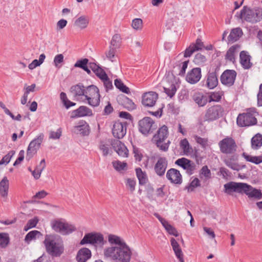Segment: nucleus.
Returning <instances> with one entry per match:
<instances>
[{"label":"nucleus","instance_id":"17","mask_svg":"<svg viewBox=\"0 0 262 262\" xmlns=\"http://www.w3.org/2000/svg\"><path fill=\"white\" fill-rule=\"evenodd\" d=\"M201 77V69L200 68H194L188 72L186 76V80L187 82L194 84L199 81Z\"/></svg>","mask_w":262,"mask_h":262},{"label":"nucleus","instance_id":"37","mask_svg":"<svg viewBox=\"0 0 262 262\" xmlns=\"http://www.w3.org/2000/svg\"><path fill=\"white\" fill-rule=\"evenodd\" d=\"M251 147L254 150L258 149L262 146V135L258 133L251 139Z\"/></svg>","mask_w":262,"mask_h":262},{"label":"nucleus","instance_id":"20","mask_svg":"<svg viewBox=\"0 0 262 262\" xmlns=\"http://www.w3.org/2000/svg\"><path fill=\"white\" fill-rule=\"evenodd\" d=\"M167 165L168 162L166 158L160 157L158 158L154 167L156 173L159 176H163L165 172Z\"/></svg>","mask_w":262,"mask_h":262},{"label":"nucleus","instance_id":"28","mask_svg":"<svg viewBox=\"0 0 262 262\" xmlns=\"http://www.w3.org/2000/svg\"><path fill=\"white\" fill-rule=\"evenodd\" d=\"M91 256L90 250L83 248L79 250L77 254L76 260L78 262H86Z\"/></svg>","mask_w":262,"mask_h":262},{"label":"nucleus","instance_id":"47","mask_svg":"<svg viewBox=\"0 0 262 262\" xmlns=\"http://www.w3.org/2000/svg\"><path fill=\"white\" fill-rule=\"evenodd\" d=\"M64 221L61 220H54L51 222V227L53 230L61 234V231L63 226Z\"/></svg>","mask_w":262,"mask_h":262},{"label":"nucleus","instance_id":"38","mask_svg":"<svg viewBox=\"0 0 262 262\" xmlns=\"http://www.w3.org/2000/svg\"><path fill=\"white\" fill-rule=\"evenodd\" d=\"M117 50L118 49L109 46L105 53L106 58L112 62L116 61L118 59Z\"/></svg>","mask_w":262,"mask_h":262},{"label":"nucleus","instance_id":"45","mask_svg":"<svg viewBox=\"0 0 262 262\" xmlns=\"http://www.w3.org/2000/svg\"><path fill=\"white\" fill-rule=\"evenodd\" d=\"M242 156L247 161L255 164H258L262 162V156H252L245 152H243Z\"/></svg>","mask_w":262,"mask_h":262},{"label":"nucleus","instance_id":"52","mask_svg":"<svg viewBox=\"0 0 262 262\" xmlns=\"http://www.w3.org/2000/svg\"><path fill=\"white\" fill-rule=\"evenodd\" d=\"M64 61V56L62 54H59L56 55L53 60V63L55 66V67L59 69L61 67L62 63Z\"/></svg>","mask_w":262,"mask_h":262},{"label":"nucleus","instance_id":"39","mask_svg":"<svg viewBox=\"0 0 262 262\" xmlns=\"http://www.w3.org/2000/svg\"><path fill=\"white\" fill-rule=\"evenodd\" d=\"M181 148L185 155H190L193 153V148L186 139L181 140Z\"/></svg>","mask_w":262,"mask_h":262},{"label":"nucleus","instance_id":"7","mask_svg":"<svg viewBox=\"0 0 262 262\" xmlns=\"http://www.w3.org/2000/svg\"><path fill=\"white\" fill-rule=\"evenodd\" d=\"M168 135V127L166 125H163L160 127L153 138L157 147L161 150L166 151L169 147V141L165 142Z\"/></svg>","mask_w":262,"mask_h":262},{"label":"nucleus","instance_id":"49","mask_svg":"<svg viewBox=\"0 0 262 262\" xmlns=\"http://www.w3.org/2000/svg\"><path fill=\"white\" fill-rule=\"evenodd\" d=\"M40 235V232L37 230L29 232L25 236V241L29 244L31 241L36 238L37 235Z\"/></svg>","mask_w":262,"mask_h":262},{"label":"nucleus","instance_id":"36","mask_svg":"<svg viewBox=\"0 0 262 262\" xmlns=\"http://www.w3.org/2000/svg\"><path fill=\"white\" fill-rule=\"evenodd\" d=\"M90 68L101 80L107 78V75L105 71L95 63H91Z\"/></svg>","mask_w":262,"mask_h":262},{"label":"nucleus","instance_id":"3","mask_svg":"<svg viewBox=\"0 0 262 262\" xmlns=\"http://www.w3.org/2000/svg\"><path fill=\"white\" fill-rule=\"evenodd\" d=\"M44 244L47 252L53 256L59 257L63 252V241L58 235L54 234L47 235L45 236Z\"/></svg>","mask_w":262,"mask_h":262},{"label":"nucleus","instance_id":"24","mask_svg":"<svg viewBox=\"0 0 262 262\" xmlns=\"http://www.w3.org/2000/svg\"><path fill=\"white\" fill-rule=\"evenodd\" d=\"M240 17L241 19H244L247 21L252 23H256L253 9L247 8L246 7H244L243 9L241 10Z\"/></svg>","mask_w":262,"mask_h":262},{"label":"nucleus","instance_id":"53","mask_svg":"<svg viewBox=\"0 0 262 262\" xmlns=\"http://www.w3.org/2000/svg\"><path fill=\"white\" fill-rule=\"evenodd\" d=\"M114 84L116 87L122 92L125 93H128L129 92V89L123 84L121 80L118 79H115Z\"/></svg>","mask_w":262,"mask_h":262},{"label":"nucleus","instance_id":"29","mask_svg":"<svg viewBox=\"0 0 262 262\" xmlns=\"http://www.w3.org/2000/svg\"><path fill=\"white\" fill-rule=\"evenodd\" d=\"M240 62L242 67L245 69H249L252 66L250 62V56L247 54V52L243 51L240 53Z\"/></svg>","mask_w":262,"mask_h":262},{"label":"nucleus","instance_id":"1","mask_svg":"<svg viewBox=\"0 0 262 262\" xmlns=\"http://www.w3.org/2000/svg\"><path fill=\"white\" fill-rule=\"evenodd\" d=\"M225 193L231 195L233 192L245 194L251 199L260 200L262 193L260 189L253 187L250 185L242 182H230L224 185Z\"/></svg>","mask_w":262,"mask_h":262},{"label":"nucleus","instance_id":"54","mask_svg":"<svg viewBox=\"0 0 262 262\" xmlns=\"http://www.w3.org/2000/svg\"><path fill=\"white\" fill-rule=\"evenodd\" d=\"M136 185V182L134 179L127 178L125 180L126 187L131 192H133L135 190Z\"/></svg>","mask_w":262,"mask_h":262},{"label":"nucleus","instance_id":"34","mask_svg":"<svg viewBox=\"0 0 262 262\" xmlns=\"http://www.w3.org/2000/svg\"><path fill=\"white\" fill-rule=\"evenodd\" d=\"M75 133L82 136H86L89 134V126L85 122H81L80 124L75 126Z\"/></svg>","mask_w":262,"mask_h":262},{"label":"nucleus","instance_id":"40","mask_svg":"<svg viewBox=\"0 0 262 262\" xmlns=\"http://www.w3.org/2000/svg\"><path fill=\"white\" fill-rule=\"evenodd\" d=\"M36 87L35 84H32L31 85L27 86L24 88V94L21 99V103L23 105H25L27 103L28 100V94L30 92H33L35 91V88Z\"/></svg>","mask_w":262,"mask_h":262},{"label":"nucleus","instance_id":"41","mask_svg":"<svg viewBox=\"0 0 262 262\" xmlns=\"http://www.w3.org/2000/svg\"><path fill=\"white\" fill-rule=\"evenodd\" d=\"M136 172L137 177L139 180V184H145L148 181V178L146 172L143 171L140 168H136Z\"/></svg>","mask_w":262,"mask_h":262},{"label":"nucleus","instance_id":"11","mask_svg":"<svg viewBox=\"0 0 262 262\" xmlns=\"http://www.w3.org/2000/svg\"><path fill=\"white\" fill-rule=\"evenodd\" d=\"M224 110L220 105L212 106L206 111L204 120L211 122L218 119L223 116Z\"/></svg>","mask_w":262,"mask_h":262},{"label":"nucleus","instance_id":"58","mask_svg":"<svg viewBox=\"0 0 262 262\" xmlns=\"http://www.w3.org/2000/svg\"><path fill=\"white\" fill-rule=\"evenodd\" d=\"M206 61V58L205 56L202 54L201 53H198L195 55L194 62L199 65L203 64Z\"/></svg>","mask_w":262,"mask_h":262},{"label":"nucleus","instance_id":"27","mask_svg":"<svg viewBox=\"0 0 262 262\" xmlns=\"http://www.w3.org/2000/svg\"><path fill=\"white\" fill-rule=\"evenodd\" d=\"M181 167L186 170V172L191 175L195 169V165L193 162L185 158H181Z\"/></svg>","mask_w":262,"mask_h":262},{"label":"nucleus","instance_id":"35","mask_svg":"<svg viewBox=\"0 0 262 262\" xmlns=\"http://www.w3.org/2000/svg\"><path fill=\"white\" fill-rule=\"evenodd\" d=\"M108 241L112 246H122L126 245L125 242L119 236L114 234H110L108 236Z\"/></svg>","mask_w":262,"mask_h":262},{"label":"nucleus","instance_id":"14","mask_svg":"<svg viewBox=\"0 0 262 262\" xmlns=\"http://www.w3.org/2000/svg\"><path fill=\"white\" fill-rule=\"evenodd\" d=\"M158 98V95L156 92H146L142 96V103L145 106L152 107L155 105Z\"/></svg>","mask_w":262,"mask_h":262},{"label":"nucleus","instance_id":"16","mask_svg":"<svg viewBox=\"0 0 262 262\" xmlns=\"http://www.w3.org/2000/svg\"><path fill=\"white\" fill-rule=\"evenodd\" d=\"M111 144L118 155L122 157H127L128 150L124 144L118 140H112Z\"/></svg>","mask_w":262,"mask_h":262},{"label":"nucleus","instance_id":"57","mask_svg":"<svg viewBox=\"0 0 262 262\" xmlns=\"http://www.w3.org/2000/svg\"><path fill=\"white\" fill-rule=\"evenodd\" d=\"M38 222V220L37 217L29 220L24 227V230L28 231L29 229L35 227Z\"/></svg>","mask_w":262,"mask_h":262},{"label":"nucleus","instance_id":"63","mask_svg":"<svg viewBox=\"0 0 262 262\" xmlns=\"http://www.w3.org/2000/svg\"><path fill=\"white\" fill-rule=\"evenodd\" d=\"M255 19L256 22L260 21L262 19V8H256L253 9Z\"/></svg>","mask_w":262,"mask_h":262},{"label":"nucleus","instance_id":"10","mask_svg":"<svg viewBox=\"0 0 262 262\" xmlns=\"http://www.w3.org/2000/svg\"><path fill=\"white\" fill-rule=\"evenodd\" d=\"M220 151L226 155L233 154L236 150L235 141L231 137H226L219 143Z\"/></svg>","mask_w":262,"mask_h":262},{"label":"nucleus","instance_id":"61","mask_svg":"<svg viewBox=\"0 0 262 262\" xmlns=\"http://www.w3.org/2000/svg\"><path fill=\"white\" fill-rule=\"evenodd\" d=\"M194 137L196 142L203 147L205 148L207 145L208 140L207 139L201 138L196 135L194 136Z\"/></svg>","mask_w":262,"mask_h":262},{"label":"nucleus","instance_id":"46","mask_svg":"<svg viewBox=\"0 0 262 262\" xmlns=\"http://www.w3.org/2000/svg\"><path fill=\"white\" fill-rule=\"evenodd\" d=\"M121 43V38L119 34L114 35L111 40L110 47L118 49Z\"/></svg>","mask_w":262,"mask_h":262},{"label":"nucleus","instance_id":"64","mask_svg":"<svg viewBox=\"0 0 262 262\" xmlns=\"http://www.w3.org/2000/svg\"><path fill=\"white\" fill-rule=\"evenodd\" d=\"M257 105L259 106H262V83L259 86V92L257 95Z\"/></svg>","mask_w":262,"mask_h":262},{"label":"nucleus","instance_id":"33","mask_svg":"<svg viewBox=\"0 0 262 262\" xmlns=\"http://www.w3.org/2000/svg\"><path fill=\"white\" fill-rule=\"evenodd\" d=\"M89 23V17L83 15L80 16L75 20L74 25L78 28L84 29L88 27Z\"/></svg>","mask_w":262,"mask_h":262},{"label":"nucleus","instance_id":"30","mask_svg":"<svg viewBox=\"0 0 262 262\" xmlns=\"http://www.w3.org/2000/svg\"><path fill=\"white\" fill-rule=\"evenodd\" d=\"M193 99L199 106H204L208 101V97L201 93H195L193 95Z\"/></svg>","mask_w":262,"mask_h":262},{"label":"nucleus","instance_id":"21","mask_svg":"<svg viewBox=\"0 0 262 262\" xmlns=\"http://www.w3.org/2000/svg\"><path fill=\"white\" fill-rule=\"evenodd\" d=\"M9 189V181L4 177L0 181V196L4 202H7Z\"/></svg>","mask_w":262,"mask_h":262},{"label":"nucleus","instance_id":"2","mask_svg":"<svg viewBox=\"0 0 262 262\" xmlns=\"http://www.w3.org/2000/svg\"><path fill=\"white\" fill-rule=\"evenodd\" d=\"M105 258L116 262H129L132 252L127 245L122 246H110L104 249Z\"/></svg>","mask_w":262,"mask_h":262},{"label":"nucleus","instance_id":"50","mask_svg":"<svg viewBox=\"0 0 262 262\" xmlns=\"http://www.w3.org/2000/svg\"><path fill=\"white\" fill-rule=\"evenodd\" d=\"M9 235L6 233H0V247L5 248L9 243Z\"/></svg>","mask_w":262,"mask_h":262},{"label":"nucleus","instance_id":"6","mask_svg":"<svg viewBox=\"0 0 262 262\" xmlns=\"http://www.w3.org/2000/svg\"><path fill=\"white\" fill-rule=\"evenodd\" d=\"M255 108H250L246 113L240 114L236 119V123L239 127H247L255 125L257 119L254 115Z\"/></svg>","mask_w":262,"mask_h":262},{"label":"nucleus","instance_id":"42","mask_svg":"<svg viewBox=\"0 0 262 262\" xmlns=\"http://www.w3.org/2000/svg\"><path fill=\"white\" fill-rule=\"evenodd\" d=\"M61 234L62 235H68L72 233L76 230L75 226L71 224L64 221Z\"/></svg>","mask_w":262,"mask_h":262},{"label":"nucleus","instance_id":"62","mask_svg":"<svg viewBox=\"0 0 262 262\" xmlns=\"http://www.w3.org/2000/svg\"><path fill=\"white\" fill-rule=\"evenodd\" d=\"M124 102L125 103V107L128 110H134L135 108L136 105L134 103L126 97H124Z\"/></svg>","mask_w":262,"mask_h":262},{"label":"nucleus","instance_id":"44","mask_svg":"<svg viewBox=\"0 0 262 262\" xmlns=\"http://www.w3.org/2000/svg\"><path fill=\"white\" fill-rule=\"evenodd\" d=\"M199 177L201 179L208 180L211 178V172L207 165L203 166L199 172Z\"/></svg>","mask_w":262,"mask_h":262},{"label":"nucleus","instance_id":"60","mask_svg":"<svg viewBox=\"0 0 262 262\" xmlns=\"http://www.w3.org/2000/svg\"><path fill=\"white\" fill-rule=\"evenodd\" d=\"M89 60L87 58L78 60L75 63L74 67L75 68H80L82 69L85 67L88 63Z\"/></svg>","mask_w":262,"mask_h":262},{"label":"nucleus","instance_id":"22","mask_svg":"<svg viewBox=\"0 0 262 262\" xmlns=\"http://www.w3.org/2000/svg\"><path fill=\"white\" fill-rule=\"evenodd\" d=\"M217 73L216 71H209L206 75L205 85L209 89L215 88L218 84Z\"/></svg>","mask_w":262,"mask_h":262},{"label":"nucleus","instance_id":"55","mask_svg":"<svg viewBox=\"0 0 262 262\" xmlns=\"http://www.w3.org/2000/svg\"><path fill=\"white\" fill-rule=\"evenodd\" d=\"M109 143L105 141H101L99 144V149L102 151L103 155L106 156L109 153Z\"/></svg>","mask_w":262,"mask_h":262},{"label":"nucleus","instance_id":"15","mask_svg":"<svg viewBox=\"0 0 262 262\" xmlns=\"http://www.w3.org/2000/svg\"><path fill=\"white\" fill-rule=\"evenodd\" d=\"M112 133L115 138H122L126 133V123L115 122L112 129Z\"/></svg>","mask_w":262,"mask_h":262},{"label":"nucleus","instance_id":"8","mask_svg":"<svg viewBox=\"0 0 262 262\" xmlns=\"http://www.w3.org/2000/svg\"><path fill=\"white\" fill-rule=\"evenodd\" d=\"M88 244L102 247L104 244L103 236L101 234L98 233L92 232L85 234L80 241V244L83 245Z\"/></svg>","mask_w":262,"mask_h":262},{"label":"nucleus","instance_id":"43","mask_svg":"<svg viewBox=\"0 0 262 262\" xmlns=\"http://www.w3.org/2000/svg\"><path fill=\"white\" fill-rule=\"evenodd\" d=\"M112 164L114 168L118 172L126 170L127 169V164L125 162L115 160L113 161Z\"/></svg>","mask_w":262,"mask_h":262},{"label":"nucleus","instance_id":"23","mask_svg":"<svg viewBox=\"0 0 262 262\" xmlns=\"http://www.w3.org/2000/svg\"><path fill=\"white\" fill-rule=\"evenodd\" d=\"M93 115L91 109L85 106H81L78 109L72 112L71 117L74 118L84 116H91Z\"/></svg>","mask_w":262,"mask_h":262},{"label":"nucleus","instance_id":"59","mask_svg":"<svg viewBox=\"0 0 262 262\" xmlns=\"http://www.w3.org/2000/svg\"><path fill=\"white\" fill-rule=\"evenodd\" d=\"M15 152L13 150L10 151L7 155H6L0 161V165L2 164H8L11 160V158L14 155Z\"/></svg>","mask_w":262,"mask_h":262},{"label":"nucleus","instance_id":"26","mask_svg":"<svg viewBox=\"0 0 262 262\" xmlns=\"http://www.w3.org/2000/svg\"><path fill=\"white\" fill-rule=\"evenodd\" d=\"M166 178L173 184L180 183V172L175 168H170L166 173Z\"/></svg>","mask_w":262,"mask_h":262},{"label":"nucleus","instance_id":"48","mask_svg":"<svg viewBox=\"0 0 262 262\" xmlns=\"http://www.w3.org/2000/svg\"><path fill=\"white\" fill-rule=\"evenodd\" d=\"M170 243L176 256L180 260V247L178 243L173 237L171 238Z\"/></svg>","mask_w":262,"mask_h":262},{"label":"nucleus","instance_id":"12","mask_svg":"<svg viewBox=\"0 0 262 262\" xmlns=\"http://www.w3.org/2000/svg\"><path fill=\"white\" fill-rule=\"evenodd\" d=\"M43 134H39L37 137L32 140L28 147L26 160L29 161L37 152L43 139Z\"/></svg>","mask_w":262,"mask_h":262},{"label":"nucleus","instance_id":"13","mask_svg":"<svg viewBox=\"0 0 262 262\" xmlns=\"http://www.w3.org/2000/svg\"><path fill=\"white\" fill-rule=\"evenodd\" d=\"M236 75L237 73L235 70H226L221 76V82L226 86H231L234 83Z\"/></svg>","mask_w":262,"mask_h":262},{"label":"nucleus","instance_id":"4","mask_svg":"<svg viewBox=\"0 0 262 262\" xmlns=\"http://www.w3.org/2000/svg\"><path fill=\"white\" fill-rule=\"evenodd\" d=\"M179 68L174 67L172 72L166 74L163 79V82L165 83L163 86L164 92L170 98L174 96L180 86L179 77L178 76L180 74V71L177 73V70H179Z\"/></svg>","mask_w":262,"mask_h":262},{"label":"nucleus","instance_id":"31","mask_svg":"<svg viewBox=\"0 0 262 262\" xmlns=\"http://www.w3.org/2000/svg\"><path fill=\"white\" fill-rule=\"evenodd\" d=\"M242 35L243 31L240 28L233 29L231 30V32L228 36V41L229 42L233 43L238 40Z\"/></svg>","mask_w":262,"mask_h":262},{"label":"nucleus","instance_id":"32","mask_svg":"<svg viewBox=\"0 0 262 262\" xmlns=\"http://www.w3.org/2000/svg\"><path fill=\"white\" fill-rule=\"evenodd\" d=\"M240 47L238 45H234L231 46L227 51L225 58L230 61H234L235 60V55L238 52Z\"/></svg>","mask_w":262,"mask_h":262},{"label":"nucleus","instance_id":"19","mask_svg":"<svg viewBox=\"0 0 262 262\" xmlns=\"http://www.w3.org/2000/svg\"><path fill=\"white\" fill-rule=\"evenodd\" d=\"M86 87L81 84H78L72 86L70 89V92L76 100L82 102L85 96Z\"/></svg>","mask_w":262,"mask_h":262},{"label":"nucleus","instance_id":"56","mask_svg":"<svg viewBox=\"0 0 262 262\" xmlns=\"http://www.w3.org/2000/svg\"><path fill=\"white\" fill-rule=\"evenodd\" d=\"M132 26L136 30H141L143 26V21L141 18H135L132 21Z\"/></svg>","mask_w":262,"mask_h":262},{"label":"nucleus","instance_id":"25","mask_svg":"<svg viewBox=\"0 0 262 262\" xmlns=\"http://www.w3.org/2000/svg\"><path fill=\"white\" fill-rule=\"evenodd\" d=\"M154 215L159 220L165 229L169 234L173 235L175 236H178V233L176 229L172 226L169 224L168 221L162 217L157 213H155Z\"/></svg>","mask_w":262,"mask_h":262},{"label":"nucleus","instance_id":"51","mask_svg":"<svg viewBox=\"0 0 262 262\" xmlns=\"http://www.w3.org/2000/svg\"><path fill=\"white\" fill-rule=\"evenodd\" d=\"M222 95L223 94L221 92H211L209 96L208 102H218L221 100Z\"/></svg>","mask_w":262,"mask_h":262},{"label":"nucleus","instance_id":"9","mask_svg":"<svg viewBox=\"0 0 262 262\" xmlns=\"http://www.w3.org/2000/svg\"><path fill=\"white\" fill-rule=\"evenodd\" d=\"M156 128L155 122L150 117H144L139 121V130L144 135L152 133Z\"/></svg>","mask_w":262,"mask_h":262},{"label":"nucleus","instance_id":"5","mask_svg":"<svg viewBox=\"0 0 262 262\" xmlns=\"http://www.w3.org/2000/svg\"><path fill=\"white\" fill-rule=\"evenodd\" d=\"M85 91L82 102L88 103L92 106H98L100 104V97L98 88L94 85H91L86 87Z\"/></svg>","mask_w":262,"mask_h":262},{"label":"nucleus","instance_id":"18","mask_svg":"<svg viewBox=\"0 0 262 262\" xmlns=\"http://www.w3.org/2000/svg\"><path fill=\"white\" fill-rule=\"evenodd\" d=\"M231 155V156H226L223 158L224 162L230 168L234 170H239L241 167L237 163L238 156L234 153Z\"/></svg>","mask_w":262,"mask_h":262}]
</instances>
